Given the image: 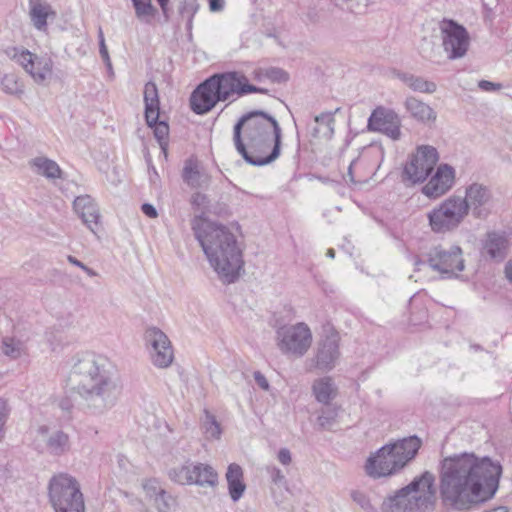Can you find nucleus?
Wrapping results in <instances>:
<instances>
[{
    "label": "nucleus",
    "instance_id": "55",
    "mask_svg": "<svg viewBox=\"0 0 512 512\" xmlns=\"http://www.w3.org/2000/svg\"><path fill=\"white\" fill-rule=\"evenodd\" d=\"M479 88H481L484 91H493L500 87L499 84H495L493 82L487 81V80H481L479 82Z\"/></svg>",
    "mask_w": 512,
    "mask_h": 512
},
{
    "label": "nucleus",
    "instance_id": "54",
    "mask_svg": "<svg viewBox=\"0 0 512 512\" xmlns=\"http://www.w3.org/2000/svg\"><path fill=\"white\" fill-rule=\"evenodd\" d=\"M224 0H209V9L212 12H219L224 9Z\"/></svg>",
    "mask_w": 512,
    "mask_h": 512
},
{
    "label": "nucleus",
    "instance_id": "21",
    "mask_svg": "<svg viewBox=\"0 0 512 512\" xmlns=\"http://www.w3.org/2000/svg\"><path fill=\"white\" fill-rule=\"evenodd\" d=\"M75 212L81 217L84 224L95 233L98 225L99 211L94 200L89 195L78 196L73 202Z\"/></svg>",
    "mask_w": 512,
    "mask_h": 512
},
{
    "label": "nucleus",
    "instance_id": "36",
    "mask_svg": "<svg viewBox=\"0 0 512 512\" xmlns=\"http://www.w3.org/2000/svg\"><path fill=\"white\" fill-rule=\"evenodd\" d=\"M31 169L34 173L42 175L51 181L66 177L65 172L60 169L57 162H32Z\"/></svg>",
    "mask_w": 512,
    "mask_h": 512
},
{
    "label": "nucleus",
    "instance_id": "44",
    "mask_svg": "<svg viewBox=\"0 0 512 512\" xmlns=\"http://www.w3.org/2000/svg\"><path fill=\"white\" fill-rule=\"evenodd\" d=\"M351 498L365 512H376V508L372 505L370 498L363 491H359V490L352 491Z\"/></svg>",
    "mask_w": 512,
    "mask_h": 512
},
{
    "label": "nucleus",
    "instance_id": "42",
    "mask_svg": "<svg viewBox=\"0 0 512 512\" xmlns=\"http://www.w3.org/2000/svg\"><path fill=\"white\" fill-rule=\"evenodd\" d=\"M412 160H439V153L434 146L419 145L416 152L412 155Z\"/></svg>",
    "mask_w": 512,
    "mask_h": 512
},
{
    "label": "nucleus",
    "instance_id": "13",
    "mask_svg": "<svg viewBox=\"0 0 512 512\" xmlns=\"http://www.w3.org/2000/svg\"><path fill=\"white\" fill-rule=\"evenodd\" d=\"M144 340L152 364L157 368H168L174 360V352L168 336L153 326L145 330Z\"/></svg>",
    "mask_w": 512,
    "mask_h": 512
},
{
    "label": "nucleus",
    "instance_id": "27",
    "mask_svg": "<svg viewBox=\"0 0 512 512\" xmlns=\"http://www.w3.org/2000/svg\"><path fill=\"white\" fill-rule=\"evenodd\" d=\"M182 177L184 182L193 188L206 187L210 182V176L200 165V162H187Z\"/></svg>",
    "mask_w": 512,
    "mask_h": 512
},
{
    "label": "nucleus",
    "instance_id": "23",
    "mask_svg": "<svg viewBox=\"0 0 512 512\" xmlns=\"http://www.w3.org/2000/svg\"><path fill=\"white\" fill-rule=\"evenodd\" d=\"M436 162H405L402 171V182L411 186L426 180Z\"/></svg>",
    "mask_w": 512,
    "mask_h": 512
},
{
    "label": "nucleus",
    "instance_id": "41",
    "mask_svg": "<svg viewBox=\"0 0 512 512\" xmlns=\"http://www.w3.org/2000/svg\"><path fill=\"white\" fill-rule=\"evenodd\" d=\"M203 427L205 434L209 438L218 439L221 435L220 424L217 422L215 417L208 411H205V418L203 420Z\"/></svg>",
    "mask_w": 512,
    "mask_h": 512
},
{
    "label": "nucleus",
    "instance_id": "15",
    "mask_svg": "<svg viewBox=\"0 0 512 512\" xmlns=\"http://www.w3.org/2000/svg\"><path fill=\"white\" fill-rule=\"evenodd\" d=\"M401 119L392 109L384 106L376 107L368 118L367 129L380 132L392 140L401 138Z\"/></svg>",
    "mask_w": 512,
    "mask_h": 512
},
{
    "label": "nucleus",
    "instance_id": "32",
    "mask_svg": "<svg viewBox=\"0 0 512 512\" xmlns=\"http://www.w3.org/2000/svg\"><path fill=\"white\" fill-rule=\"evenodd\" d=\"M135 17L139 22L150 25L158 15V9L153 5L152 0H131Z\"/></svg>",
    "mask_w": 512,
    "mask_h": 512
},
{
    "label": "nucleus",
    "instance_id": "5",
    "mask_svg": "<svg viewBox=\"0 0 512 512\" xmlns=\"http://www.w3.org/2000/svg\"><path fill=\"white\" fill-rule=\"evenodd\" d=\"M266 89L249 83L241 72L229 71L215 73L201 82L191 93V110L204 115L210 112L219 102L234 101L238 97L250 93H266Z\"/></svg>",
    "mask_w": 512,
    "mask_h": 512
},
{
    "label": "nucleus",
    "instance_id": "28",
    "mask_svg": "<svg viewBox=\"0 0 512 512\" xmlns=\"http://www.w3.org/2000/svg\"><path fill=\"white\" fill-rule=\"evenodd\" d=\"M193 481L194 485L200 487H214L218 483V474L216 470L206 463L193 462Z\"/></svg>",
    "mask_w": 512,
    "mask_h": 512
},
{
    "label": "nucleus",
    "instance_id": "26",
    "mask_svg": "<svg viewBox=\"0 0 512 512\" xmlns=\"http://www.w3.org/2000/svg\"><path fill=\"white\" fill-rule=\"evenodd\" d=\"M226 480L231 499L234 502L239 501L246 490L241 466L236 463L230 464L226 472Z\"/></svg>",
    "mask_w": 512,
    "mask_h": 512
},
{
    "label": "nucleus",
    "instance_id": "31",
    "mask_svg": "<svg viewBox=\"0 0 512 512\" xmlns=\"http://www.w3.org/2000/svg\"><path fill=\"white\" fill-rule=\"evenodd\" d=\"M0 89L3 93L20 99L25 93V84L15 73H6L0 78Z\"/></svg>",
    "mask_w": 512,
    "mask_h": 512
},
{
    "label": "nucleus",
    "instance_id": "38",
    "mask_svg": "<svg viewBox=\"0 0 512 512\" xmlns=\"http://www.w3.org/2000/svg\"><path fill=\"white\" fill-rule=\"evenodd\" d=\"M150 127H154V135L159 143V146L164 154V157L167 158V137L169 134V126L164 121L157 120L156 123H153Z\"/></svg>",
    "mask_w": 512,
    "mask_h": 512
},
{
    "label": "nucleus",
    "instance_id": "10",
    "mask_svg": "<svg viewBox=\"0 0 512 512\" xmlns=\"http://www.w3.org/2000/svg\"><path fill=\"white\" fill-rule=\"evenodd\" d=\"M279 350L295 358L303 357L311 347L312 332L304 322L283 325L276 331Z\"/></svg>",
    "mask_w": 512,
    "mask_h": 512
},
{
    "label": "nucleus",
    "instance_id": "39",
    "mask_svg": "<svg viewBox=\"0 0 512 512\" xmlns=\"http://www.w3.org/2000/svg\"><path fill=\"white\" fill-rule=\"evenodd\" d=\"M337 409L335 407L326 406L320 410L317 417V423L321 429L329 430L336 422Z\"/></svg>",
    "mask_w": 512,
    "mask_h": 512
},
{
    "label": "nucleus",
    "instance_id": "51",
    "mask_svg": "<svg viewBox=\"0 0 512 512\" xmlns=\"http://www.w3.org/2000/svg\"><path fill=\"white\" fill-rule=\"evenodd\" d=\"M361 162H350V165L348 166V171H347V177L349 178V180L352 182V183H362V182H366V179H362V178H356L355 175H354V169L357 167L358 164H360Z\"/></svg>",
    "mask_w": 512,
    "mask_h": 512
},
{
    "label": "nucleus",
    "instance_id": "19",
    "mask_svg": "<svg viewBox=\"0 0 512 512\" xmlns=\"http://www.w3.org/2000/svg\"><path fill=\"white\" fill-rule=\"evenodd\" d=\"M339 337L337 334L326 336L320 341L315 356L316 367L322 371H329L335 367L339 358Z\"/></svg>",
    "mask_w": 512,
    "mask_h": 512
},
{
    "label": "nucleus",
    "instance_id": "11",
    "mask_svg": "<svg viewBox=\"0 0 512 512\" xmlns=\"http://www.w3.org/2000/svg\"><path fill=\"white\" fill-rule=\"evenodd\" d=\"M435 476L425 471L407 485L409 512H432L436 501Z\"/></svg>",
    "mask_w": 512,
    "mask_h": 512
},
{
    "label": "nucleus",
    "instance_id": "17",
    "mask_svg": "<svg viewBox=\"0 0 512 512\" xmlns=\"http://www.w3.org/2000/svg\"><path fill=\"white\" fill-rule=\"evenodd\" d=\"M463 199L466 202L468 211L471 209L475 217L482 218L488 214L485 206L491 201L492 193L487 186L480 183H472L466 188Z\"/></svg>",
    "mask_w": 512,
    "mask_h": 512
},
{
    "label": "nucleus",
    "instance_id": "43",
    "mask_svg": "<svg viewBox=\"0 0 512 512\" xmlns=\"http://www.w3.org/2000/svg\"><path fill=\"white\" fill-rule=\"evenodd\" d=\"M190 203L195 210L200 211L202 214L212 212L210 199L206 194L195 192L191 196Z\"/></svg>",
    "mask_w": 512,
    "mask_h": 512
},
{
    "label": "nucleus",
    "instance_id": "16",
    "mask_svg": "<svg viewBox=\"0 0 512 512\" xmlns=\"http://www.w3.org/2000/svg\"><path fill=\"white\" fill-rule=\"evenodd\" d=\"M455 182V169L447 163L437 167L435 174L423 186L422 193L429 198H437L449 191Z\"/></svg>",
    "mask_w": 512,
    "mask_h": 512
},
{
    "label": "nucleus",
    "instance_id": "63",
    "mask_svg": "<svg viewBox=\"0 0 512 512\" xmlns=\"http://www.w3.org/2000/svg\"><path fill=\"white\" fill-rule=\"evenodd\" d=\"M99 44L105 43L104 33L101 27L98 29Z\"/></svg>",
    "mask_w": 512,
    "mask_h": 512
},
{
    "label": "nucleus",
    "instance_id": "7",
    "mask_svg": "<svg viewBox=\"0 0 512 512\" xmlns=\"http://www.w3.org/2000/svg\"><path fill=\"white\" fill-rule=\"evenodd\" d=\"M49 501L55 512H84L85 503L80 484L73 476L60 473L48 485Z\"/></svg>",
    "mask_w": 512,
    "mask_h": 512
},
{
    "label": "nucleus",
    "instance_id": "4",
    "mask_svg": "<svg viewBox=\"0 0 512 512\" xmlns=\"http://www.w3.org/2000/svg\"><path fill=\"white\" fill-rule=\"evenodd\" d=\"M210 266L223 284L236 282L243 270V251L232 230L202 216H195L191 223Z\"/></svg>",
    "mask_w": 512,
    "mask_h": 512
},
{
    "label": "nucleus",
    "instance_id": "59",
    "mask_svg": "<svg viewBox=\"0 0 512 512\" xmlns=\"http://www.w3.org/2000/svg\"><path fill=\"white\" fill-rule=\"evenodd\" d=\"M272 73H273L272 77L274 79H276V80H279V81H281V80L286 81L287 80V74L284 71L280 70V69L273 70Z\"/></svg>",
    "mask_w": 512,
    "mask_h": 512
},
{
    "label": "nucleus",
    "instance_id": "46",
    "mask_svg": "<svg viewBox=\"0 0 512 512\" xmlns=\"http://www.w3.org/2000/svg\"><path fill=\"white\" fill-rule=\"evenodd\" d=\"M266 471L269 474L273 484L283 486L286 484V478L283 472L276 466H267Z\"/></svg>",
    "mask_w": 512,
    "mask_h": 512
},
{
    "label": "nucleus",
    "instance_id": "8",
    "mask_svg": "<svg viewBox=\"0 0 512 512\" xmlns=\"http://www.w3.org/2000/svg\"><path fill=\"white\" fill-rule=\"evenodd\" d=\"M416 270L429 267L438 272L442 278L457 277L465 268L462 249L453 245L445 248L441 245L433 247L428 253V261H417Z\"/></svg>",
    "mask_w": 512,
    "mask_h": 512
},
{
    "label": "nucleus",
    "instance_id": "2",
    "mask_svg": "<svg viewBox=\"0 0 512 512\" xmlns=\"http://www.w3.org/2000/svg\"><path fill=\"white\" fill-rule=\"evenodd\" d=\"M68 384L96 414L114 407L122 394L114 364L107 357L94 353H85L74 359Z\"/></svg>",
    "mask_w": 512,
    "mask_h": 512
},
{
    "label": "nucleus",
    "instance_id": "50",
    "mask_svg": "<svg viewBox=\"0 0 512 512\" xmlns=\"http://www.w3.org/2000/svg\"><path fill=\"white\" fill-rule=\"evenodd\" d=\"M254 380L261 389H263L265 391H267L269 389V387H270L269 382L261 372H259V371L254 372Z\"/></svg>",
    "mask_w": 512,
    "mask_h": 512
},
{
    "label": "nucleus",
    "instance_id": "6",
    "mask_svg": "<svg viewBox=\"0 0 512 512\" xmlns=\"http://www.w3.org/2000/svg\"><path fill=\"white\" fill-rule=\"evenodd\" d=\"M420 447L421 440L417 436L386 444L368 457L365 472L372 479L393 476L415 458Z\"/></svg>",
    "mask_w": 512,
    "mask_h": 512
},
{
    "label": "nucleus",
    "instance_id": "58",
    "mask_svg": "<svg viewBox=\"0 0 512 512\" xmlns=\"http://www.w3.org/2000/svg\"><path fill=\"white\" fill-rule=\"evenodd\" d=\"M504 273H505V277L506 279L512 283V259H510L506 265H505V268H504Z\"/></svg>",
    "mask_w": 512,
    "mask_h": 512
},
{
    "label": "nucleus",
    "instance_id": "60",
    "mask_svg": "<svg viewBox=\"0 0 512 512\" xmlns=\"http://www.w3.org/2000/svg\"><path fill=\"white\" fill-rule=\"evenodd\" d=\"M67 260H68V261H69V263H71L72 265H75V266H77V267H79V268H81V269L85 268V264H84V263H82L81 261H79V260H78L76 257H74V256L69 255V256L67 257Z\"/></svg>",
    "mask_w": 512,
    "mask_h": 512
},
{
    "label": "nucleus",
    "instance_id": "53",
    "mask_svg": "<svg viewBox=\"0 0 512 512\" xmlns=\"http://www.w3.org/2000/svg\"><path fill=\"white\" fill-rule=\"evenodd\" d=\"M99 53L106 65L111 68V61L108 53L106 43L99 44Z\"/></svg>",
    "mask_w": 512,
    "mask_h": 512
},
{
    "label": "nucleus",
    "instance_id": "37",
    "mask_svg": "<svg viewBox=\"0 0 512 512\" xmlns=\"http://www.w3.org/2000/svg\"><path fill=\"white\" fill-rule=\"evenodd\" d=\"M191 467L193 462L188 460L182 465L171 468L168 472L170 480L180 485H194Z\"/></svg>",
    "mask_w": 512,
    "mask_h": 512
},
{
    "label": "nucleus",
    "instance_id": "1",
    "mask_svg": "<svg viewBox=\"0 0 512 512\" xmlns=\"http://www.w3.org/2000/svg\"><path fill=\"white\" fill-rule=\"evenodd\" d=\"M502 466L498 461L474 453L446 457L441 462L442 503L455 510H468L490 500L499 488Z\"/></svg>",
    "mask_w": 512,
    "mask_h": 512
},
{
    "label": "nucleus",
    "instance_id": "9",
    "mask_svg": "<svg viewBox=\"0 0 512 512\" xmlns=\"http://www.w3.org/2000/svg\"><path fill=\"white\" fill-rule=\"evenodd\" d=\"M468 207L460 196H450L428 214L431 229L436 233L450 232L463 222Z\"/></svg>",
    "mask_w": 512,
    "mask_h": 512
},
{
    "label": "nucleus",
    "instance_id": "29",
    "mask_svg": "<svg viewBox=\"0 0 512 512\" xmlns=\"http://www.w3.org/2000/svg\"><path fill=\"white\" fill-rule=\"evenodd\" d=\"M407 486L399 489L393 495L386 497L381 505L383 512H409V494Z\"/></svg>",
    "mask_w": 512,
    "mask_h": 512
},
{
    "label": "nucleus",
    "instance_id": "24",
    "mask_svg": "<svg viewBox=\"0 0 512 512\" xmlns=\"http://www.w3.org/2000/svg\"><path fill=\"white\" fill-rule=\"evenodd\" d=\"M145 119L148 126L156 123L160 115V100L157 86L149 81L144 87Z\"/></svg>",
    "mask_w": 512,
    "mask_h": 512
},
{
    "label": "nucleus",
    "instance_id": "40",
    "mask_svg": "<svg viewBox=\"0 0 512 512\" xmlns=\"http://www.w3.org/2000/svg\"><path fill=\"white\" fill-rule=\"evenodd\" d=\"M2 352L11 359H17L24 352L23 343L14 338H5L2 342Z\"/></svg>",
    "mask_w": 512,
    "mask_h": 512
},
{
    "label": "nucleus",
    "instance_id": "62",
    "mask_svg": "<svg viewBox=\"0 0 512 512\" xmlns=\"http://www.w3.org/2000/svg\"><path fill=\"white\" fill-rule=\"evenodd\" d=\"M82 270L85 271L87 273V275L90 277H94L97 275V273L94 270H92L91 268H89L86 265H85V268H83Z\"/></svg>",
    "mask_w": 512,
    "mask_h": 512
},
{
    "label": "nucleus",
    "instance_id": "49",
    "mask_svg": "<svg viewBox=\"0 0 512 512\" xmlns=\"http://www.w3.org/2000/svg\"><path fill=\"white\" fill-rule=\"evenodd\" d=\"M277 459L282 465L288 466L292 462L291 452L287 448H281L278 452Z\"/></svg>",
    "mask_w": 512,
    "mask_h": 512
},
{
    "label": "nucleus",
    "instance_id": "61",
    "mask_svg": "<svg viewBox=\"0 0 512 512\" xmlns=\"http://www.w3.org/2000/svg\"><path fill=\"white\" fill-rule=\"evenodd\" d=\"M59 407L63 410V411H67L69 412L71 407H72V404L70 403V401L68 399H63L60 401L59 403Z\"/></svg>",
    "mask_w": 512,
    "mask_h": 512
},
{
    "label": "nucleus",
    "instance_id": "34",
    "mask_svg": "<svg viewBox=\"0 0 512 512\" xmlns=\"http://www.w3.org/2000/svg\"><path fill=\"white\" fill-rule=\"evenodd\" d=\"M315 126L312 128V136L315 138L330 139L334 133V118L331 113H322L315 117Z\"/></svg>",
    "mask_w": 512,
    "mask_h": 512
},
{
    "label": "nucleus",
    "instance_id": "20",
    "mask_svg": "<svg viewBox=\"0 0 512 512\" xmlns=\"http://www.w3.org/2000/svg\"><path fill=\"white\" fill-rule=\"evenodd\" d=\"M38 434L45 442L46 450L49 454L60 456L70 450V439L68 434L61 430H52L47 426H41Z\"/></svg>",
    "mask_w": 512,
    "mask_h": 512
},
{
    "label": "nucleus",
    "instance_id": "33",
    "mask_svg": "<svg viewBox=\"0 0 512 512\" xmlns=\"http://www.w3.org/2000/svg\"><path fill=\"white\" fill-rule=\"evenodd\" d=\"M313 392L318 402L327 405L336 395L334 383L330 377H323L313 384Z\"/></svg>",
    "mask_w": 512,
    "mask_h": 512
},
{
    "label": "nucleus",
    "instance_id": "64",
    "mask_svg": "<svg viewBox=\"0 0 512 512\" xmlns=\"http://www.w3.org/2000/svg\"><path fill=\"white\" fill-rule=\"evenodd\" d=\"M493 512H507L508 509L505 506H498L492 509Z\"/></svg>",
    "mask_w": 512,
    "mask_h": 512
},
{
    "label": "nucleus",
    "instance_id": "45",
    "mask_svg": "<svg viewBox=\"0 0 512 512\" xmlns=\"http://www.w3.org/2000/svg\"><path fill=\"white\" fill-rule=\"evenodd\" d=\"M197 0H182L178 6V12L182 17H194L199 9Z\"/></svg>",
    "mask_w": 512,
    "mask_h": 512
},
{
    "label": "nucleus",
    "instance_id": "48",
    "mask_svg": "<svg viewBox=\"0 0 512 512\" xmlns=\"http://www.w3.org/2000/svg\"><path fill=\"white\" fill-rule=\"evenodd\" d=\"M9 416V409L5 400L0 398V439L4 436V427Z\"/></svg>",
    "mask_w": 512,
    "mask_h": 512
},
{
    "label": "nucleus",
    "instance_id": "22",
    "mask_svg": "<svg viewBox=\"0 0 512 512\" xmlns=\"http://www.w3.org/2000/svg\"><path fill=\"white\" fill-rule=\"evenodd\" d=\"M29 17L33 26L39 31H45L48 19H55L56 12L45 0H29Z\"/></svg>",
    "mask_w": 512,
    "mask_h": 512
},
{
    "label": "nucleus",
    "instance_id": "14",
    "mask_svg": "<svg viewBox=\"0 0 512 512\" xmlns=\"http://www.w3.org/2000/svg\"><path fill=\"white\" fill-rule=\"evenodd\" d=\"M444 50L449 59L462 58L468 51L470 36L466 28L454 20L445 21L441 27Z\"/></svg>",
    "mask_w": 512,
    "mask_h": 512
},
{
    "label": "nucleus",
    "instance_id": "25",
    "mask_svg": "<svg viewBox=\"0 0 512 512\" xmlns=\"http://www.w3.org/2000/svg\"><path fill=\"white\" fill-rule=\"evenodd\" d=\"M404 106L411 117L418 122L426 124L436 121L437 114L433 108L416 97H407Z\"/></svg>",
    "mask_w": 512,
    "mask_h": 512
},
{
    "label": "nucleus",
    "instance_id": "3",
    "mask_svg": "<svg viewBox=\"0 0 512 512\" xmlns=\"http://www.w3.org/2000/svg\"><path fill=\"white\" fill-rule=\"evenodd\" d=\"M233 143L243 160H276L281 150L288 158L299 157V143L292 152L282 143V129L278 121L261 110L243 115L233 127Z\"/></svg>",
    "mask_w": 512,
    "mask_h": 512
},
{
    "label": "nucleus",
    "instance_id": "35",
    "mask_svg": "<svg viewBox=\"0 0 512 512\" xmlns=\"http://www.w3.org/2000/svg\"><path fill=\"white\" fill-rule=\"evenodd\" d=\"M144 489L149 496H155L154 504L158 512H171V508L174 504V498L170 494L160 487L156 488L148 484L144 485Z\"/></svg>",
    "mask_w": 512,
    "mask_h": 512
},
{
    "label": "nucleus",
    "instance_id": "12",
    "mask_svg": "<svg viewBox=\"0 0 512 512\" xmlns=\"http://www.w3.org/2000/svg\"><path fill=\"white\" fill-rule=\"evenodd\" d=\"M5 54L20 64L37 84H44L52 74L53 62L48 57H39L17 47H8Z\"/></svg>",
    "mask_w": 512,
    "mask_h": 512
},
{
    "label": "nucleus",
    "instance_id": "57",
    "mask_svg": "<svg viewBox=\"0 0 512 512\" xmlns=\"http://www.w3.org/2000/svg\"><path fill=\"white\" fill-rule=\"evenodd\" d=\"M161 8L162 14L165 17V19L169 18V0H156Z\"/></svg>",
    "mask_w": 512,
    "mask_h": 512
},
{
    "label": "nucleus",
    "instance_id": "52",
    "mask_svg": "<svg viewBox=\"0 0 512 512\" xmlns=\"http://www.w3.org/2000/svg\"><path fill=\"white\" fill-rule=\"evenodd\" d=\"M141 210L149 218H156L158 215L156 208L149 203H144L141 206Z\"/></svg>",
    "mask_w": 512,
    "mask_h": 512
},
{
    "label": "nucleus",
    "instance_id": "47",
    "mask_svg": "<svg viewBox=\"0 0 512 512\" xmlns=\"http://www.w3.org/2000/svg\"><path fill=\"white\" fill-rule=\"evenodd\" d=\"M420 54L423 58L432 60L433 59V51H434V43L427 38L422 39V43L419 48Z\"/></svg>",
    "mask_w": 512,
    "mask_h": 512
},
{
    "label": "nucleus",
    "instance_id": "18",
    "mask_svg": "<svg viewBox=\"0 0 512 512\" xmlns=\"http://www.w3.org/2000/svg\"><path fill=\"white\" fill-rule=\"evenodd\" d=\"M509 248V240L504 232H487L482 240L481 254L483 257L497 262L503 261Z\"/></svg>",
    "mask_w": 512,
    "mask_h": 512
},
{
    "label": "nucleus",
    "instance_id": "30",
    "mask_svg": "<svg viewBox=\"0 0 512 512\" xmlns=\"http://www.w3.org/2000/svg\"><path fill=\"white\" fill-rule=\"evenodd\" d=\"M396 77L415 92L432 94L437 89V85L434 82L414 74L397 72Z\"/></svg>",
    "mask_w": 512,
    "mask_h": 512
},
{
    "label": "nucleus",
    "instance_id": "56",
    "mask_svg": "<svg viewBox=\"0 0 512 512\" xmlns=\"http://www.w3.org/2000/svg\"><path fill=\"white\" fill-rule=\"evenodd\" d=\"M147 170H148V174H149L151 183L155 185L157 183V181L159 180V175H158L155 167L149 163L147 166Z\"/></svg>",
    "mask_w": 512,
    "mask_h": 512
}]
</instances>
